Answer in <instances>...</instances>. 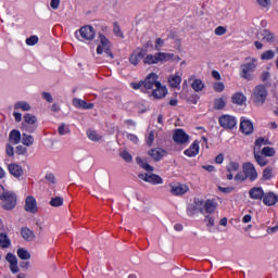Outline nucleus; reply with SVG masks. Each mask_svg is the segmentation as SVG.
Instances as JSON below:
<instances>
[{
    "label": "nucleus",
    "instance_id": "nucleus-1",
    "mask_svg": "<svg viewBox=\"0 0 278 278\" xmlns=\"http://www.w3.org/2000/svg\"><path fill=\"white\" fill-rule=\"evenodd\" d=\"M257 58L247 56L245 62L240 65L241 79H247V81H251V79H253V75H251V73H255L257 71Z\"/></svg>",
    "mask_w": 278,
    "mask_h": 278
},
{
    "label": "nucleus",
    "instance_id": "nucleus-2",
    "mask_svg": "<svg viewBox=\"0 0 278 278\" xmlns=\"http://www.w3.org/2000/svg\"><path fill=\"white\" fill-rule=\"evenodd\" d=\"M1 208L7 210L8 212L16 207V193L12 191H7L3 189V192L0 194Z\"/></svg>",
    "mask_w": 278,
    "mask_h": 278
},
{
    "label": "nucleus",
    "instance_id": "nucleus-3",
    "mask_svg": "<svg viewBox=\"0 0 278 278\" xmlns=\"http://www.w3.org/2000/svg\"><path fill=\"white\" fill-rule=\"evenodd\" d=\"M173 54L166 52H156L155 54H148L143 58V64L153 65L160 64V62H170Z\"/></svg>",
    "mask_w": 278,
    "mask_h": 278
},
{
    "label": "nucleus",
    "instance_id": "nucleus-4",
    "mask_svg": "<svg viewBox=\"0 0 278 278\" xmlns=\"http://www.w3.org/2000/svg\"><path fill=\"white\" fill-rule=\"evenodd\" d=\"M268 97V90L266 86L258 85L253 89L252 101L256 105H264L266 103V98Z\"/></svg>",
    "mask_w": 278,
    "mask_h": 278
},
{
    "label": "nucleus",
    "instance_id": "nucleus-5",
    "mask_svg": "<svg viewBox=\"0 0 278 278\" xmlns=\"http://www.w3.org/2000/svg\"><path fill=\"white\" fill-rule=\"evenodd\" d=\"M100 45L97 48L98 55H103L105 53L106 58H111V60H114V54L112 53V43H110V40L105 38L104 35H99Z\"/></svg>",
    "mask_w": 278,
    "mask_h": 278
},
{
    "label": "nucleus",
    "instance_id": "nucleus-6",
    "mask_svg": "<svg viewBox=\"0 0 278 278\" xmlns=\"http://www.w3.org/2000/svg\"><path fill=\"white\" fill-rule=\"evenodd\" d=\"M23 129L28 134H34L36 129H38V117L31 113H27L24 115Z\"/></svg>",
    "mask_w": 278,
    "mask_h": 278
},
{
    "label": "nucleus",
    "instance_id": "nucleus-7",
    "mask_svg": "<svg viewBox=\"0 0 278 278\" xmlns=\"http://www.w3.org/2000/svg\"><path fill=\"white\" fill-rule=\"evenodd\" d=\"M94 28L90 25H86L79 28V30H77L75 33V37L77 38V40H94Z\"/></svg>",
    "mask_w": 278,
    "mask_h": 278
},
{
    "label": "nucleus",
    "instance_id": "nucleus-8",
    "mask_svg": "<svg viewBox=\"0 0 278 278\" xmlns=\"http://www.w3.org/2000/svg\"><path fill=\"white\" fill-rule=\"evenodd\" d=\"M169 187H170V193L174 197H181V195L186 194V192H188V190H190L188 185H185L181 182L170 184Z\"/></svg>",
    "mask_w": 278,
    "mask_h": 278
},
{
    "label": "nucleus",
    "instance_id": "nucleus-9",
    "mask_svg": "<svg viewBox=\"0 0 278 278\" xmlns=\"http://www.w3.org/2000/svg\"><path fill=\"white\" fill-rule=\"evenodd\" d=\"M139 179H142V181L147 184H152L153 186L164 184V179L157 174H139Z\"/></svg>",
    "mask_w": 278,
    "mask_h": 278
},
{
    "label": "nucleus",
    "instance_id": "nucleus-10",
    "mask_svg": "<svg viewBox=\"0 0 278 278\" xmlns=\"http://www.w3.org/2000/svg\"><path fill=\"white\" fill-rule=\"evenodd\" d=\"M242 170L245 174L247 179L250 181H255V179H257V169H255V165H253V163H244Z\"/></svg>",
    "mask_w": 278,
    "mask_h": 278
},
{
    "label": "nucleus",
    "instance_id": "nucleus-11",
    "mask_svg": "<svg viewBox=\"0 0 278 278\" xmlns=\"http://www.w3.org/2000/svg\"><path fill=\"white\" fill-rule=\"evenodd\" d=\"M237 123L236 117L231 115H222L219 117V125L220 127H224V129H233Z\"/></svg>",
    "mask_w": 278,
    "mask_h": 278
},
{
    "label": "nucleus",
    "instance_id": "nucleus-12",
    "mask_svg": "<svg viewBox=\"0 0 278 278\" xmlns=\"http://www.w3.org/2000/svg\"><path fill=\"white\" fill-rule=\"evenodd\" d=\"M94 180L100 188H110V174H108V172H99Z\"/></svg>",
    "mask_w": 278,
    "mask_h": 278
},
{
    "label": "nucleus",
    "instance_id": "nucleus-13",
    "mask_svg": "<svg viewBox=\"0 0 278 278\" xmlns=\"http://www.w3.org/2000/svg\"><path fill=\"white\" fill-rule=\"evenodd\" d=\"M24 210L29 214H36L38 212V202H36V198L28 195L25 200Z\"/></svg>",
    "mask_w": 278,
    "mask_h": 278
},
{
    "label": "nucleus",
    "instance_id": "nucleus-14",
    "mask_svg": "<svg viewBox=\"0 0 278 278\" xmlns=\"http://www.w3.org/2000/svg\"><path fill=\"white\" fill-rule=\"evenodd\" d=\"M147 52L144 51V49L137 48L135 51L131 52L129 56L130 64H132L134 66H138V64L140 63L142 58H144Z\"/></svg>",
    "mask_w": 278,
    "mask_h": 278
},
{
    "label": "nucleus",
    "instance_id": "nucleus-15",
    "mask_svg": "<svg viewBox=\"0 0 278 278\" xmlns=\"http://www.w3.org/2000/svg\"><path fill=\"white\" fill-rule=\"evenodd\" d=\"M173 140L177 142V144H186L188 140H190V136H188L184 129H176L173 135Z\"/></svg>",
    "mask_w": 278,
    "mask_h": 278
},
{
    "label": "nucleus",
    "instance_id": "nucleus-16",
    "mask_svg": "<svg viewBox=\"0 0 278 278\" xmlns=\"http://www.w3.org/2000/svg\"><path fill=\"white\" fill-rule=\"evenodd\" d=\"M7 262L10 264L9 268L13 275H16L21 269L18 268V258L12 253H8L5 256Z\"/></svg>",
    "mask_w": 278,
    "mask_h": 278
},
{
    "label": "nucleus",
    "instance_id": "nucleus-17",
    "mask_svg": "<svg viewBox=\"0 0 278 278\" xmlns=\"http://www.w3.org/2000/svg\"><path fill=\"white\" fill-rule=\"evenodd\" d=\"M143 86L146 88V90H151L153 88H155L157 86V84H160V81L157 80V74L155 73H151L147 76V78L144 79Z\"/></svg>",
    "mask_w": 278,
    "mask_h": 278
},
{
    "label": "nucleus",
    "instance_id": "nucleus-18",
    "mask_svg": "<svg viewBox=\"0 0 278 278\" xmlns=\"http://www.w3.org/2000/svg\"><path fill=\"white\" fill-rule=\"evenodd\" d=\"M168 94V89L162 86V83H156L155 89L152 91L153 99H164Z\"/></svg>",
    "mask_w": 278,
    "mask_h": 278
},
{
    "label": "nucleus",
    "instance_id": "nucleus-19",
    "mask_svg": "<svg viewBox=\"0 0 278 278\" xmlns=\"http://www.w3.org/2000/svg\"><path fill=\"white\" fill-rule=\"evenodd\" d=\"M195 204L198 206L203 205L206 214H214L216 212V202L214 200H206L205 202L198 200Z\"/></svg>",
    "mask_w": 278,
    "mask_h": 278
},
{
    "label": "nucleus",
    "instance_id": "nucleus-20",
    "mask_svg": "<svg viewBox=\"0 0 278 278\" xmlns=\"http://www.w3.org/2000/svg\"><path fill=\"white\" fill-rule=\"evenodd\" d=\"M240 131H242L244 136H251V134H253V123L249 119L241 118Z\"/></svg>",
    "mask_w": 278,
    "mask_h": 278
},
{
    "label": "nucleus",
    "instance_id": "nucleus-21",
    "mask_svg": "<svg viewBox=\"0 0 278 278\" xmlns=\"http://www.w3.org/2000/svg\"><path fill=\"white\" fill-rule=\"evenodd\" d=\"M8 169H9V173L16 178L23 177L24 175L23 167L16 163L9 164Z\"/></svg>",
    "mask_w": 278,
    "mask_h": 278
},
{
    "label": "nucleus",
    "instance_id": "nucleus-22",
    "mask_svg": "<svg viewBox=\"0 0 278 278\" xmlns=\"http://www.w3.org/2000/svg\"><path fill=\"white\" fill-rule=\"evenodd\" d=\"M277 201H278V198H277V194H275V192L264 193L263 195V203L268 207H270L271 205H276Z\"/></svg>",
    "mask_w": 278,
    "mask_h": 278
},
{
    "label": "nucleus",
    "instance_id": "nucleus-23",
    "mask_svg": "<svg viewBox=\"0 0 278 278\" xmlns=\"http://www.w3.org/2000/svg\"><path fill=\"white\" fill-rule=\"evenodd\" d=\"M250 199H254V201H262L264 199V189L262 187H253L250 191Z\"/></svg>",
    "mask_w": 278,
    "mask_h": 278
},
{
    "label": "nucleus",
    "instance_id": "nucleus-24",
    "mask_svg": "<svg viewBox=\"0 0 278 278\" xmlns=\"http://www.w3.org/2000/svg\"><path fill=\"white\" fill-rule=\"evenodd\" d=\"M167 81L170 88H179V86H181V74L180 73L170 74L167 78Z\"/></svg>",
    "mask_w": 278,
    "mask_h": 278
},
{
    "label": "nucleus",
    "instance_id": "nucleus-25",
    "mask_svg": "<svg viewBox=\"0 0 278 278\" xmlns=\"http://www.w3.org/2000/svg\"><path fill=\"white\" fill-rule=\"evenodd\" d=\"M21 236L26 240V242H34L36 239V233H34L33 230L27 227H23L21 229Z\"/></svg>",
    "mask_w": 278,
    "mask_h": 278
},
{
    "label": "nucleus",
    "instance_id": "nucleus-26",
    "mask_svg": "<svg viewBox=\"0 0 278 278\" xmlns=\"http://www.w3.org/2000/svg\"><path fill=\"white\" fill-rule=\"evenodd\" d=\"M164 153H165V151L163 149L155 148V149L150 150L148 152V155H150V157H152V160H154V162H160V160H162V157H164Z\"/></svg>",
    "mask_w": 278,
    "mask_h": 278
},
{
    "label": "nucleus",
    "instance_id": "nucleus-27",
    "mask_svg": "<svg viewBox=\"0 0 278 278\" xmlns=\"http://www.w3.org/2000/svg\"><path fill=\"white\" fill-rule=\"evenodd\" d=\"M73 105L75 108H80L81 110H92V108H94L93 103L88 104L86 101L77 98L73 100Z\"/></svg>",
    "mask_w": 278,
    "mask_h": 278
},
{
    "label": "nucleus",
    "instance_id": "nucleus-28",
    "mask_svg": "<svg viewBox=\"0 0 278 278\" xmlns=\"http://www.w3.org/2000/svg\"><path fill=\"white\" fill-rule=\"evenodd\" d=\"M261 38L262 40H265V42H275V40H277V38L275 37V33L268 30V29H263L261 31Z\"/></svg>",
    "mask_w": 278,
    "mask_h": 278
},
{
    "label": "nucleus",
    "instance_id": "nucleus-29",
    "mask_svg": "<svg viewBox=\"0 0 278 278\" xmlns=\"http://www.w3.org/2000/svg\"><path fill=\"white\" fill-rule=\"evenodd\" d=\"M185 155L188 157H194V155H199V141L195 140L191 144V147L187 150H185Z\"/></svg>",
    "mask_w": 278,
    "mask_h": 278
},
{
    "label": "nucleus",
    "instance_id": "nucleus-30",
    "mask_svg": "<svg viewBox=\"0 0 278 278\" xmlns=\"http://www.w3.org/2000/svg\"><path fill=\"white\" fill-rule=\"evenodd\" d=\"M253 153L255 162L256 164H258V166L264 167L268 165V160H266V157L262 155V152H260V150H253Z\"/></svg>",
    "mask_w": 278,
    "mask_h": 278
},
{
    "label": "nucleus",
    "instance_id": "nucleus-31",
    "mask_svg": "<svg viewBox=\"0 0 278 278\" xmlns=\"http://www.w3.org/2000/svg\"><path fill=\"white\" fill-rule=\"evenodd\" d=\"M266 144H271L270 140H268V139L264 138V137H260L254 142L253 151L262 152V147H266Z\"/></svg>",
    "mask_w": 278,
    "mask_h": 278
},
{
    "label": "nucleus",
    "instance_id": "nucleus-32",
    "mask_svg": "<svg viewBox=\"0 0 278 278\" xmlns=\"http://www.w3.org/2000/svg\"><path fill=\"white\" fill-rule=\"evenodd\" d=\"M22 144L24 147H33L34 146V136L28 135L27 132L22 134Z\"/></svg>",
    "mask_w": 278,
    "mask_h": 278
},
{
    "label": "nucleus",
    "instance_id": "nucleus-33",
    "mask_svg": "<svg viewBox=\"0 0 278 278\" xmlns=\"http://www.w3.org/2000/svg\"><path fill=\"white\" fill-rule=\"evenodd\" d=\"M11 244H12V242L10 241V237H8L7 233L1 232L0 233V247L2 249H10Z\"/></svg>",
    "mask_w": 278,
    "mask_h": 278
},
{
    "label": "nucleus",
    "instance_id": "nucleus-34",
    "mask_svg": "<svg viewBox=\"0 0 278 278\" xmlns=\"http://www.w3.org/2000/svg\"><path fill=\"white\" fill-rule=\"evenodd\" d=\"M232 103L236 105H244V103H247V97L242 93H235L232 96Z\"/></svg>",
    "mask_w": 278,
    "mask_h": 278
},
{
    "label": "nucleus",
    "instance_id": "nucleus-35",
    "mask_svg": "<svg viewBox=\"0 0 278 278\" xmlns=\"http://www.w3.org/2000/svg\"><path fill=\"white\" fill-rule=\"evenodd\" d=\"M226 105H227V97H222V98L215 99L214 101V110H225Z\"/></svg>",
    "mask_w": 278,
    "mask_h": 278
},
{
    "label": "nucleus",
    "instance_id": "nucleus-36",
    "mask_svg": "<svg viewBox=\"0 0 278 278\" xmlns=\"http://www.w3.org/2000/svg\"><path fill=\"white\" fill-rule=\"evenodd\" d=\"M10 140L13 141V144H18L21 142L22 137H21V131L13 129L10 135H9Z\"/></svg>",
    "mask_w": 278,
    "mask_h": 278
},
{
    "label": "nucleus",
    "instance_id": "nucleus-37",
    "mask_svg": "<svg viewBox=\"0 0 278 278\" xmlns=\"http://www.w3.org/2000/svg\"><path fill=\"white\" fill-rule=\"evenodd\" d=\"M14 110H23V112H29V110H31V105L25 101H17L14 104Z\"/></svg>",
    "mask_w": 278,
    "mask_h": 278
},
{
    "label": "nucleus",
    "instance_id": "nucleus-38",
    "mask_svg": "<svg viewBox=\"0 0 278 278\" xmlns=\"http://www.w3.org/2000/svg\"><path fill=\"white\" fill-rule=\"evenodd\" d=\"M17 257H20V260L27 261L31 260V254L26 249L20 248L17 249Z\"/></svg>",
    "mask_w": 278,
    "mask_h": 278
},
{
    "label": "nucleus",
    "instance_id": "nucleus-39",
    "mask_svg": "<svg viewBox=\"0 0 278 278\" xmlns=\"http://www.w3.org/2000/svg\"><path fill=\"white\" fill-rule=\"evenodd\" d=\"M87 136L89 140H92V142H99V140H102V136L97 132V130L89 129L87 130Z\"/></svg>",
    "mask_w": 278,
    "mask_h": 278
},
{
    "label": "nucleus",
    "instance_id": "nucleus-40",
    "mask_svg": "<svg viewBox=\"0 0 278 278\" xmlns=\"http://www.w3.org/2000/svg\"><path fill=\"white\" fill-rule=\"evenodd\" d=\"M137 164L140 165L143 170H147L148 173H153V166L149 165V163L144 162L140 156L136 157Z\"/></svg>",
    "mask_w": 278,
    "mask_h": 278
},
{
    "label": "nucleus",
    "instance_id": "nucleus-41",
    "mask_svg": "<svg viewBox=\"0 0 278 278\" xmlns=\"http://www.w3.org/2000/svg\"><path fill=\"white\" fill-rule=\"evenodd\" d=\"M191 88L195 91V92H201V90H203V88H205V85L203 84V80L201 79H194L191 84Z\"/></svg>",
    "mask_w": 278,
    "mask_h": 278
},
{
    "label": "nucleus",
    "instance_id": "nucleus-42",
    "mask_svg": "<svg viewBox=\"0 0 278 278\" xmlns=\"http://www.w3.org/2000/svg\"><path fill=\"white\" fill-rule=\"evenodd\" d=\"M50 205L52 207H62L64 205V198L62 197H54L50 200Z\"/></svg>",
    "mask_w": 278,
    "mask_h": 278
},
{
    "label": "nucleus",
    "instance_id": "nucleus-43",
    "mask_svg": "<svg viewBox=\"0 0 278 278\" xmlns=\"http://www.w3.org/2000/svg\"><path fill=\"white\" fill-rule=\"evenodd\" d=\"M261 153L265 157H275L276 151H275V148L265 147V148L262 149Z\"/></svg>",
    "mask_w": 278,
    "mask_h": 278
},
{
    "label": "nucleus",
    "instance_id": "nucleus-44",
    "mask_svg": "<svg viewBox=\"0 0 278 278\" xmlns=\"http://www.w3.org/2000/svg\"><path fill=\"white\" fill-rule=\"evenodd\" d=\"M226 170H227V173H237V170H240V163H238V162H230L226 166Z\"/></svg>",
    "mask_w": 278,
    "mask_h": 278
},
{
    "label": "nucleus",
    "instance_id": "nucleus-45",
    "mask_svg": "<svg viewBox=\"0 0 278 278\" xmlns=\"http://www.w3.org/2000/svg\"><path fill=\"white\" fill-rule=\"evenodd\" d=\"M261 60L263 61H269V60H275V51L273 50H266L261 54Z\"/></svg>",
    "mask_w": 278,
    "mask_h": 278
},
{
    "label": "nucleus",
    "instance_id": "nucleus-46",
    "mask_svg": "<svg viewBox=\"0 0 278 278\" xmlns=\"http://www.w3.org/2000/svg\"><path fill=\"white\" fill-rule=\"evenodd\" d=\"M113 33L115 34V36H117V38H125V35L123 34V30L121 29V25H118V23H114L113 25Z\"/></svg>",
    "mask_w": 278,
    "mask_h": 278
},
{
    "label": "nucleus",
    "instance_id": "nucleus-47",
    "mask_svg": "<svg viewBox=\"0 0 278 278\" xmlns=\"http://www.w3.org/2000/svg\"><path fill=\"white\" fill-rule=\"evenodd\" d=\"M66 134H71V128L66 126V124H61L59 127V135L66 136Z\"/></svg>",
    "mask_w": 278,
    "mask_h": 278
},
{
    "label": "nucleus",
    "instance_id": "nucleus-48",
    "mask_svg": "<svg viewBox=\"0 0 278 278\" xmlns=\"http://www.w3.org/2000/svg\"><path fill=\"white\" fill-rule=\"evenodd\" d=\"M121 157L125 161V162H132L134 157L131 156V154L127 151L124 150L123 152H121Z\"/></svg>",
    "mask_w": 278,
    "mask_h": 278
},
{
    "label": "nucleus",
    "instance_id": "nucleus-49",
    "mask_svg": "<svg viewBox=\"0 0 278 278\" xmlns=\"http://www.w3.org/2000/svg\"><path fill=\"white\" fill-rule=\"evenodd\" d=\"M26 45H28V47H34V45H38V36L33 35L29 38H27Z\"/></svg>",
    "mask_w": 278,
    "mask_h": 278
},
{
    "label": "nucleus",
    "instance_id": "nucleus-50",
    "mask_svg": "<svg viewBox=\"0 0 278 278\" xmlns=\"http://www.w3.org/2000/svg\"><path fill=\"white\" fill-rule=\"evenodd\" d=\"M270 177H273V168L271 167H266L263 172V179L268 181V179H270Z\"/></svg>",
    "mask_w": 278,
    "mask_h": 278
},
{
    "label": "nucleus",
    "instance_id": "nucleus-51",
    "mask_svg": "<svg viewBox=\"0 0 278 278\" xmlns=\"http://www.w3.org/2000/svg\"><path fill=\"white\" fill-rule=\"evenodd\" d=\"M213 88L215 92H223L225 90V84L220 81L214 83Z\"/></svg>",
    "mask_w": 278,
    "mask_h": 278
},
{
    "label": "nucleus",
    "instance_id": "nucleus-52",
    "mask_svg": "<svg viewBox=\"0 0 278 278\" xmlns=\"http://www.w3.org/2000/svg\"><path fill=\"white\" fill-rule=\"evenodd\" d=\"M214 34L215 36H225V34H227V28L224 26H218L215 28Z\"/></svg>",
    "mask_w": 278,
    "mask_h": 278
},
{
    "label": "nucleus",
    "instance_id": "nucleus-53",
    "mask_svg": "<svg viewBox=\"0 0 278 278\" xmlns=\"http://www.w3.org/2000/svg\"><path fill=\"white\" fill-rule=\"evenodd\" d=\"M162 47H164V39L162 38H156L155 39V51H162Z\"/></svg>",
    "mask_w": 278,
    "mask_h": 278
},
{
    "label": "nucleus",
    "instance_id": "nucleus-54",
    "mask_svg": "<svg viewBox=\"0 0 278 278\" xmlns=\"http://www.w3.org/2000/svg\"><path fill=\"white\" fill-rule=\"evenodd\" d=\"M247 175L244 174V172H239L236 176H235V181H247Z\"/></svg>",
    "mask_w": 278,
    "mask_h": 278
},
{
    "label": "nucleus",
    "instance_id": "nucleus-55",
    "mask_svg": "<svg viewBox=\"0 0 278 278\" xmlns=\"http://www.w3.org/2000/svg\"><path fill=\"white\" fill-rule=\"evenodd\" d=\"M126 138H127V140H129L134 144H138V142H139L138 136H136L134 134H127Z\"/></svg>",
    "mask_w": 278,
    "mask_h": 278
},
{
    "label": "nucleus",
    "instance_id": "nucleus-56",
    "mask_svg": "<svg viewBox=\"0 0 278 278\" xmlns=\"http://www.w3.org/2000/svg\"><path fill=\"white\" fill-rule=\"evenodd\" d=\"M155 140V132L150 131L147 140L148 147H153V141Z\"/></svg>",
    "mask_w": 278,
    "mask_h": 278
},
{
    "label": "nucleus",
    "instance_id": "nucleus-57",
    "mask_svg": "<svg viewBox=\"0 0 278 278\" xmlns=\"http://www.w3.org/2000/svg\"><path fill=\"white\" fill-rule=\"evenodd\" d=\"M218 190L220 192H224V194H230V192H233V190H236V188H233V187H218Z\"/></svg>",
    "mask_w": 278,
    "mask_h": 278
},
{
    "label": "nucleus",
    "instance_id": "nucleus-58",
    "mask_svg": "<svg viewBox=\"0 0 278 278\" xmlns=\"http://www.w3.org/2000/svg\"><path fill=\"white\" fill-rule=\"evenodd\" d=\"M206 227H214V218L210 215H206L204 218Z\"/></svg>",
    "mask_w": 278,
    "mask_h": 278
},
{
    "label": "nucleus",
    "instance_id": "nucleus-59",
    "mask_svg": "<svg viewBox=\"0 0 278 278\" xmlns=\"http://www.w3.org/2000/svg\"><path fill=\"white\" fill-rule=\"evenodd\" d=\"M15 153L17 155H25V153H27V148L23 147V146H17Z\"/></svg>",
    "mask_w": 278,
    "mask_h": 278
},
{
    "label": "nucleus",
    "instance_id": "nucleus-60",
    "mask_svg": "<svg viewBox=\"0 0 278 278\" xmlns=\"http://www.w3.org/2000/svg\"><path fill=\"white\" fill-rule=\"evenodd\" d=\"M42 99H45V101L48 103H53V96H51L49 92H42Z\"/></svg>",
    "mask_w": 278,
    "mask_h": 278
},
{
    "label": "nucleus",
    "instance_id": "nucleus-61",
    "mask_svg": "<svg viewBox=\"0 0 278 278\" xmlns=\"http://www.w3.org/2000/svg\"><path fill=\"white\" fill-rule=\"evenodd\" d=\"M261 79L262 81H268V79H270V72L264 71L261 75Z\"/></svg>",
    "mask_w": 278,
    "mask_h": 278
},
{
    "label": "nucleus",
    "instance_id": "nucleus-62",
    "mask_svg": "<svg viewBox=\"0 0 278 278\" xmlns=\"http://www.w3.org/2000/svg\"><path fill=\"white\" fill-rule=\"evenodd\" d=\"M256 3H258L261 8H268V5H270V0H256Z\"/></svg>",
    "mask_w": 278,
    "mask_h": 278
},
{
    "label": "nucleus",
    "instance_id": "nucleus-63",
    "mask_svg": "<svg viewBox=\"0 0 278 278\" xmlns=\"http://www.w3.org/2000/svg\"><path fill=\"white\" fill-rule=\"evenodd\" d=\"M50 7L52 10H58V8H60V0H51Z\"/></svg>",
    "mask_w": 278,
    "mask_h": 278
},
{
    "label": "nucleus",
    "instance_id": "nucleus-64",
    "mask_svg": "<svg viewBox=\"0 0 278 278\" xmlns=\"http://www.w3.org/2000/svg\"><path fill=\"white\" fill-rule=\"evenodd\" d=\"M46 179L47 181H49L50 184H55V176L53 174H47L46 175Z\"/></svg>",
    "mask_w": 278,
    "mask_h": 278
}]
</instances>
